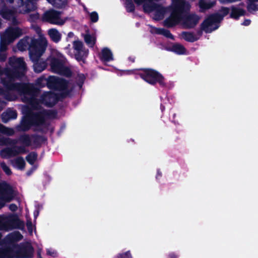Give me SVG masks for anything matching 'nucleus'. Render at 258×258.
<instances>
[{
	"instance_id": "f257e3e1",
	"label": "nucleus",
	"mask_w": 258,
	"mask_h": 258,
	"mask_svg": "<svg viewBox=\"0 0 258 258\" xmlns=\"http://www.w3.org/2000/svg\"><path fill=\"white\" fill-rule=\"evenodd\" d=\"M190 9V5L184 0H172L171 5V15L164 21V25L171 27L181 23L187 28L194 27L199 18L195 15L183 16V13Z\"/></svg>"
},
{
	"instance_id": "f03ea898",
	"label": "nucleus",
	"mask_w": 258,
	"mask_h": 258,
	"mask_svg": "<svg viewBox=\"0 0 258 258\" xmlns=\"http://www.w3.org/2000/svg\"><path fill=\"white\" fill-rule=\"evenodd\" d=\"M37 0H27L23 4L22 0H6L7 3L13 4V10L3 9L1 11L2 16L6 19H13L16 13H26L35 10ZM52 6L56 8H61L67 4V0H47Z\"/></svg>"
},
{
	"instance_id": "7ed1b4c3",
	"label": "nucleus",
	"mask_w": 258,
	"mask_h": 258,
	"mask_svg": "<svg viewBox=\"0 0 258 258\" xmlns=\"http://www.w3.org/2000/svg\"><path fill=\"white\" fill-rule=\"evenodd\" d=\"M9 64L14 70L10 71L7 69L3 73H0L2 80L1 84L6 90L20 91L21 85L14 83V78L20 77L19 75H17V72H20L21 74H23L25 68V62L21 58L11 57L9 59Z\"/></svg>"
},
{
	"instance_id": "20e7f679",
	"label": "nucleus",
	"mask_w": 258,
	"mask_h": 258,
	"mask_svg": "<svg viewBox=\"0 0 258 258\" xmlns=\"http://www.w3.org/2000/svg\"><path fill=\"white\" fill-rule=\"evenodd\" d=\"M47 44L46 38L40 34L38 39L30 37H26L21 39L17 44V48L20 51L28 49L31 59L32 60H35L44 52Z\"/></svg>"
},
{
	"instance_id": "39448f33",
	"label": "nucleus",
	"mask_w": 258,
	"mask_h": 258,
	"mask_svg": "<svg viewBox=\"0 0 258 258\" xmlns=\"http://www.w3.org/2000/svg\"><path fill=\"white\" fill-rule=\"evenodd\" d=\"M22 34L21 29L18 27H11L7 29L5 32L1 35L0 42V61L4 60L6 58L5 51L8 45Z\"/></svg>"
},
{
	"instance_id": "423d86ee",
	"label": "nucleus",
	"mask_w": 258,
	"mask_h": 258,
	"mask_svg": "<svg viewBox=\"0 0 258 258\" xmlns=\"http://www.w3.org/2000/svg\"><path fill=\"white\" fill-rule=\"evenodd\" d=\"M47 61L50 63L53 72L67 76L71 75L70 70L63 66L64 58L62 55L57 50H54L52 51Z\"/></svg>"
},
{
	"instance_id": "0eeeda50",
	"label": "nucleus",
	"mask_w": 258,
	"mask_h": 258,
	"mask_svg": "<svg viewBox=\"0 0 258 258\" xmlns=\"http://www.w3.org/2000/svg\"><path fill=\"white\" fill-rule=\"evenodd\" d=\"M33 252L32 246L27 244L14 253L10 249L0 248V258H32Z\"/></svg>"
},
{
	"instance_id": "6e6552de",
	"label": "nucleus",
	"mask_w": 258,
	"mask_h": 258,
	"mask_svg": "<svg viewBox=\"0 0 258 258\" xmlns=\"http://www.w3.org/2000/svg\"><path fill=\"white\" fill-rule=\"evenodd\" d=\"M20 142L23 145L22 147L19 148L14 147L12 149L8 148L3 149L0 152L1 157L4 158H9L17 154L25 153L26 150L25 147L29 145L30 143V138L27 136H23L20 138Z\"/></svg>"
},
{
	"instance_id": "1a4fd4ad",
	"label": "nucleus",
	"mask_w": 258,
	"mask_h": 258,
	"mask_svg": "<svg viewBox=\"0 0 258 258\" xmlns=\"http://www.w3.org/2000/svg\"><path fill=\"white\" fill-rule=\"evenodd\" d=\"M224 15L221 16L219 14H215L210 16L203 23V29L206 32H211L217 29L218 27V23L222 20L224 16L228 13V10L226 8L223 9Z\"/></svg>"
},
{
	"instance_id": "9d476101",
	"label": "nucleus",
	"mask_w": 258,
	"mask_h": 258,
	"mask_svg": "<svg viewBox=\"0 0 258 258\" xmlns=\"http://www.w3.org/2000/svg\"><path fill=\"white\" fill-rule=\"evenodd\" d=\"M14 197V190L11 186L4 182L0 183V209L6 203L10 202Z\"/></svg>"
},
{
	"instance_id": "9b49d317",
	"label": "nucleus",
	"mask_w": 258,
	"mask_h": 258,
	"mask_svg": "<svg viewBox=\"0 0 258 258\" xmlns=\"http://www.w3.org/2000/svg\"><path fill=\"white\" fill-rule=\"evenodd\" d=\"M43 19L44 21L57 25H62L67 20V18L61 17L59 12L53 10L46 12L43 14Z\"/></svg>"
},
{
	"instance_id": "f8f14e48",
	"label": "nucleus",
	"mask_w": 258,
	"mask_h": 258,
	"mask_svg": "<svg viewBox=\"0 0 258 258\" xmlns=\"http://www.w3.org/2000/svg\"><path fill=\"white\" fill-rule=\"evenodd\" d=\"M140 75L143 79L149 84H154L156 82H159L160 84L163 83V77L154 70H145Z\"/></svg>"
},
{
	"instance_id": "ddd939ff",
	"label": "nucleus",
	"mask_w": 258,
	"mask_h": 258,
	"mask_svg": "<svg viewBox=\"0 0 258 258\" xmlns=\"http://www.w3.org/2000/svg\"><path fill=\"white\" fill-rule=\"evenodd\" d=\"M19 221L12 215L0 216V229L8 231L16 228Z\"/></svg>"
},
{
	"instance_id": "4468645a",
	"label": "nucleus",
	"mask_w": 258,
	"mask_h": 258,
	"mask_svg": "<svg viewBox=\"0 0 258 258\" xmlns=\"http://www.w3.org/2000/svg\"><path fill=\"white\" fill-rule=\"evenodd\" d=\"M47 82L49 87L60 90H64L68 86V83L66 81L54 76L49 77Z\"/></svg>"
},
{
	"instance_id": "2eb2a0df",
	"label": "nucleus",
	"mask_w": 258,
	"mask_h": 258,
	"mask_svg": "<svg viewBox=\"0 0 258 258\" xmlns=\"http://www.w3.org/2000/svg\"><path fill=\"white\" fill-rule=\"evenodd\" d=\"M73 47L75 50V57L78 60H80L83 57L87 55L88 50L83 47V44L81 41H74Z\"/></svg>"
},
{
	"instance_id": "dca6fc26",
	"label": "nucleus",
	"mask_w": 258,
	"mask_h": 258,
	"mask_svg": "<svg viewBox=\"0 0 258 258\" xmlns=\"http://www.w3.org/2000/svg\"><path fill=\"white\" fill-rule=\"evenodd\" d=\"M57 98L55 94L51 93H45L41 96L40 102L47 106H52L57 101Z\"/></svg>"
},
{
	"instance_id": "f3484780",
	"label": "nucleus",
	"mask_w": 258,
	"mask_h": 258,
	"mask_svg": "<svg viewBox=\"0 0 258 258\" xmlns=\"http://www.w3.org/2000/svg\"><path fill=\"white\" fill-rule=\"evenodd\" d=\"M22 238V235L18 232L11 233L7 236L4 241V243L11 244L15 241L20 240Z\"/></svg>"
},
{
	"instance_id": "a211bd4d",
	"label": "nucleus",
	"mask_w": 258,
	"mask_h": 258,
	"mask_svg": "<svg viewBox=\"0 0 258 258\" xmlns=\"http://www.w3.org/2000/svg\"><path fill=\"white\" fill-rule=\"evenodd\" d=\"M48 34L51 40L55 42H58L61 39V34L55 29H49Z\"/></svg>"
},
{
	"instance_id": "6ab92c4d",
	"label": "nucleus",
	"mask_w": 258,
	"mask_h": 258,
	"mask_svg": "<svg viewBox=\"0 0 258 258\" xmlns=\"http://www.w3.org/2000/svg\"><path fill=\"white\" fill-rule=\"evenodd\" d=\"M101 59L104 62L113 60V56L111 51L106 48L103 49L101 52Z\"/></svg>"
},
{
	"instance_id": "aec40b11",
	"label": "nucleus",
	"mask_w": 258,
	"mask_h": 258,
	"mask_svg": "<svg viewBox=\"0 0 258 258\" xmlns=\"http://www.w3.org/2000/svg\"><path fill=\"white\" fill-rule=\"evenodd\" d=\"M12 164L15 168L22 170L25 167V162L23 158L19 157L12 161Z\"/></svg>"
},
{
	"instance_id": "412c9836",
	"label": "nucleus",
	"mask_w": 258,
	"mask_h": 258,
	"mask_svg": "<svg viewBox=\"0 0 258 258\" xmlns=\"http://www.w3.org/2000/svg\"><path fill=\"white\" fill-rule=\"evenodd\" d=\"M17 117V113L15 110H8L2 114L3 121L6 122L10 119H15Z\"/></svg>"
},
{
	"instance_id": "4be33fe9",
	"label": "nucleus",
	"mask_w": 258,
	"mask_h": 258,
	"mask_svg": "<svg viewBox=\"0 0 258 258\" xmlns=\"http://www.w3.org/2000/svg\"><path fill=\"white\" fill-rule=\"evenodd\" d=\"M39 57H38L35 60H33L34 62L33 67L34 70L36 72H41L46 67V63L45 62H41V61L38 60V58Z\"/></svg>"
},
{
	"instance_id": "5701e85b",
	"label": "nucleus",
	"mask_w": 258,
	"mask_h": 258,
	"mask_svg": "<svg viewBox=\"0 0 258 258\" xmlns=\"http://www.w3.org/2000/svg\"><path fill=\"white\" fill-rule=\"evenodd\" d=\"M172 51L178 54H186V50L184 47L180 44H175L171 48Z\"/></svg>"
},
{
	"instance_id": "b1692460",
	"label": "nucleus",
	"mask_w": 258,
	"mask_h": 258,
	"mask_svg": "<svg viewBox=\"0 0 258 258\" xmlns=\"http://www.w3.org/2000/svg\"><path fill=\"white\" fill-rule=\"evenodd\" d=\"M181 37L183 39L189 42H194L199 38V37L194 35L192 33L188 32L182 33Z\"/></svg>"
},
{
	"instance_id": "393cba45",
	"label": "nucleus",
	"mask_w": 258,
	"mask_h": 258,
	"mask_svg": "<svg viewBox=\"0 0 258 258\" xmlns=\"http://www.w3.org/2000/svg\"><path fill=\"white\" fill-rule=\"evenodd\" d=\"M215 4L214 2L210 0H200L199 6L202 10H206L210 8Z\"/></svg>"
},
{
	"instance_id": "a878e982",
	"label": "nucleus",
	"mask_w": 258,
	"mask_h": 258,
	"mask_svg": "<svg viewBox=\"0 0 258 258\" xmlns=\"http://www.w3.org/2000/svg\"><path fill=\"white\" fill-rule=\"evenodd\" d=\"M84 39L87 45L92 47L95 44L96 37L94 34H86L84 36Z\"/></svg>"
},
{
	"instance_id": "bb28decb",
	"label": "nucleus",
	"mask_w": 258,
	"mask_h": 258,
	"mask_svg": "<svg viewBox=\"0 0 258 258\" xmlns=\"http://www.w3.org/2000/svg\"><path fill=\"white\" fill-rule=\"evenodd\" d=\"M244 15V11L241 9H234L231 13V17L237 19L239 17Z\"/></svg>"
},
{
	"instance_id": "cd10ccee",
	"label": "nucleus",
	"mask_w": 258,
	"mask_h": 258,
	"mask_svg": "<svg viewBox=\"0 0 258 258\" xmlns=\"http://www.w3.org/2000/svg\"><path fill=\"white\" fill-rule=\"evenodd\" d=\"M156 32L159 34L163 35L164 36H166V37L173 39V36L170 33V32L167 30L159 28V29H156Z\"/></svg>"
},
{
	"instance_id": "c85d7f7f",
	"label": "nucleus",
	"mask_w": 258,
	"mask_h": 258,
	"mask_svg": "<svg viewBox=\"0 0 258 258\" xmlns=\"http://www.w3.org/2000/svg\"><path fill=\"white\" fill-rule=\"evenodd\" d=\"M125 7L127 11L130 12H133L135 10V6L132 0H125Z\"/></svg>"
},
{
	"instance_id": "c756f323",
	"label": "nucleus",
	"mask_w": 258,
	"mask_h": 258,
	"mask_svg": "<svg viewBox=\"0 0 258 258\" xmlns=\"http://www.w3.org/2000/svg\"><path fill=\"white\" fill-rule=\"evenodd\" d=\"M15 144V142L9 138H3L0 139V145H14Z\"/></svg>"
},
{
	"instance_id": "7c9ffc66",
	"label": "nucleus",
	"mask_w": 258,
	"mask_h": 258,
	"mask_svg": "<svg viewBox=\"0 0 258 258\" xmlns=\"http://www.w3.org/2000/svg\"><path fill=\"white\" fill-rule=\"evenodd\" d=\"M37 97V96L33 97L28 101L31 107L33 108H37L38 107V101L37 98H36Z\"/></svg>"
},
{
	"instance_id": "2f4dec72",
	"label": "nucleus",
	"mask_w": 258,
	"mask_h": 258,
	"mask_svg": "<svg viewBox=\"0 0 258 258\" xmlns=\"http://www.w3.org/2000/svg\"><path fill=\"white\" fill-rule=\"evenodd\" d=\"M37 158V155L34 153H31L27 157V161L31 164L34 163Z\"/></svg>"
},
{
	"instance_id": "473e14b6",
	"label": "nucleus",
	"mask_w": 258,
	"mask_h": 258,
	"mask_svg": "<svg viewBox=\"0 0 258 258\" xmlns=\"http://www.w3.org/2000/svg\"><path fill=\"white\" fill-rule=\"evenodd\" d=\"M0 131L9 135H12L14 133L12 129L7 128L1 124H0Z\"/></svg>"
},
{
	"instance_id": "72a5a7b5",
	"label": "nucleus",
	"mask_w": 258,
	"mask_h": 258,
	"mask_svg": "<svg viewBox=\"0 0 258 258\" xmlns=\"http://www.w3.org/2000/svg\"><path fill=\"white\" fill-rule=\"evenodd\" d=\"M34 123L36 125H40L42 124L44 121V117L42 114H39L35 116Z\"/></svg>"
},
{
	"instance_id": "f704fd0d",
	"label": "nucleus",
	"mask_w": 258,
	"mask_h": 258,
	"mask_svg": "<svg viewBox=\"0 0 258 258\" xmlns=\"http://www.w3.org/2000/svg\"><path fill=\"white\" fill-rule=\"evenodd\" d=\"M90 19L93 22H96L98 20V15L96 12L90 14Z\"/></svg>"
},
{
	"instance_id": "c9c22d12",
	"label": "nucleus",
	"mask_w": 258,
	"mask_h": 258,
	"mask_svg": "<svg viewBox=\"0 0 258 258\" xmlns=\"http://www.w3.org/2000/svg\"><path fill=\"white\" fill-rule=\"evenodd\" d=\"M46 252L47 255H49L52 257H55L57 255L56 251L53 249L48 248L47 249Z\"/></svg>"
},
{
	"instance_id": "e433bc0d",
	"label": "nucleus",
	"mask_w": 258,
	"mask_h": 258,
	"mask_svg": "<svg viewBox=\"0 0 258 258\" xmlns=\"http://www.w3.org/2000/svg\"><path fill=\"white\" fill-rule=\"evenodd\" d=\"M1 166L7 174L9 175L11 173V170L4 163H2Z\"/></svg>"
},
{
	"instance_id": "4c0bfd02",
	"label": "nucleus",
	"mask_w": 258,
	"mask_h": 258,
	"mask_svg": "<svg viewBox=\"0 0 258 258\" xmlns=\"http://www.w3.org/2000/svg\"><path fill=\"white\" fill-rule=\"evenodd\" d=\"M118 257V258H132L130 251H128L125 253L119 254Z\"/></svg>"
},
{
	"instance_id": "58836bf2",
	"label": "nucleus",
	"mask_w": 258,
	"mask_h": 258,
	"mask_svg": "<svg viewBox=\"0 0 258 258\" xmlns=\"http://www.w3.org/2000/svg\"><path fill=\"white\" fill-rule=\"evenodd\" d=\"M9 208L11 211H15L17 209V207L15 204H11L10 205Z\"/></svg>"
},
{
	"instance_id": "ea45409f",
	"label": "nucleus",
	"mask_w": 258,
	"mask_h": 258,
	"mask_svg": "<svg viewBox=\"0 0 258 258\" xmlns=\"http://www.w3.org/2000/svg\"><path fill=\"white\" fill-rule=\"evenodd\" d=\"M249 10L253 9L254 10H258V7L255 5H251V6H249Z\"/></svg>"
},
{
	"instance_id": "a19ab883",
	"label": "nucleus",
	"mask_w": 258,
	"mask_h": 258,
	"mask_svg": "<svg viewBox=\"0 0 258 258\" xmlns=\"http://www.w3.org/2000/svg\"><path fill=\"white\" fill-rule=\"evenodd\" d=\"M27 226L29 231L31 233L32 232V224L31 222H28L27 224Z\"/></svg>"
},
{
	"instance_id": "79ce46f5",
	"label": "nucleus",
	"mask_w": 258,
	"mask_h": 258,
	"mask_svg": "<svg viewBox=\"0 0 258 258\" xmlns=\"http://www.w3.org/2000/svg\"><path fill=\"white\" fill-rule=\"evenodd\" d=\"M250 20H245L242 23V25H245V26H248L250 24Z\"/></svg>"
},
{
	"instance_id": "37998d69",
	"label": "nucleus",
	"mask_w": 258,
	"mask_h": 258,
	"mask_svg": "<svg viewBox=\"0 0 258 258\" xmlns=\"http://www.w3.org/2000/svg\"><path fill=\"white\" fill-rule=\"evenodd\" d=\"M74 36V33L73 32H69L68 34L67 38H71Z\"/></svg>"
},
{
	"instance_id": "c03bdc74",
	"label": "nucleus",
	"mask_w": 258,
	"mask_h": 258,
	"mask_svg": "<svg viewBox=\"0 0 258 258\" xmlns=\"http://www.w3.org/2000/svg\"><path fill=\"white\" fill-rule=\"evenodd\" d=\"M161 175H162L161 172L160 171H158L157 174V178L160 177V176H161Z\"/></svg>"
},
{
	"instance_id": "a18cd8bd",
	"label": "nucleus",
	"mask_w": 258,
	"mask_h": 258,
	"mask_svg": "<svg viewBox=\"0 0 258 258\" xmlns=\"http://www.w3.org/2000/svg\"><path fill=\"white\" fill-rule=\"evenodd\" d=\"M38 256L39 258H42L40 256V250H39L37 252Z\"/></svg>"
},
{
	"instance_id": "49530a36",
	"label": "nucleus",
	"mask_w": 258,
	"mask_h": 258,
	"mask_svg": "<svg viewBox=\"0 0 258 258\" xmlns=\"http://www.w3.org/2000/svg\"><path fill=\"white\" fill-rule=\"evenodd\" d=\"M38 18V16L37 15H36L35 16V18L33 19H37Z\"/></svg>"
},
{
	"instance_id": "de8ad7c7",
	"label": "nucleus",
	"mask_w": 258,
	"mask_h": 258,
	"mask_svg": "<svg viewBox=\"0 0 258 258\" xmlns=\"http://www.w3.org/2000/svg\"><path fill=\"white\" fill-rule=\"evenodd\" d=\"M1 93L4 94V92L2 90H0V94H1Z\"/></svg>"
}]
</instances>
